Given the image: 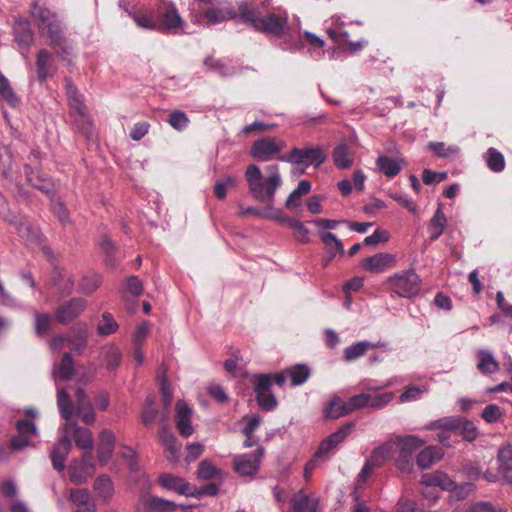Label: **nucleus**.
Here are the masks:
<instances>
[{
    "instance_id": "c03bdc74",
    "label": "nucleus",
    "mask_w": 512,
    "mask_h": 512,
    "mask_svg": "<svg viewBox=\"0 0 512 512\" xmlns=\"http://www.w3.org/2000/svg\"><path fill=\"white\" fill-rule=\"evenodd\" d=\"M100 358L102 364L107 369L114 370L120 363L121 353L119 349L114 346H105L101 349Z\"/></svg>"
},
{
    "instance_id": "4468645a",
    "label": "nucleus",
    "mask_w": 512,
    "mask_h": 512,
    "mask_svg": "<svg viewBox=\"0 0 512 512\" xmlns=\"http://www.w3.org/2000/svg\"><path fill=\"white\" fill-rule=\"evenodd\" d=\"M13 35L19 50L26 56L34 41V32L30 22L24 18L16 19L13 25Z\"/></svg>"
},
{
    "instance_id": "a18cd8bd",
    "label": "nucleus",
    "mask_w": 512,
    "mask_h": 512,
    "mask_svg": "<svg viewBox=\"0 0 512 512\" xmlns=\"http://www.w3.org/2000/svg\"><path fill=\"white\" fill-rule=\"evenodd\" d=\"M67 95L69 99L70 108L74 113H77L80 117H86V107L81 100V96L77 88L71 83L67 82Z\"/></svg>"
},
{
    "instance_id": "052dcab7",
    "label": "nucleus",
    "mask_w": 512,
    "mask_h": 512,
    "mask_svg": "<svg viewBox=\"0 0 512 512\" xmlns=\"http://www.w3.org/2000/svg\"><path fill=\"white\" fill-rule=\"evenodd\" d=\"M371 400V393H360L358 395H354L348 399V405L351 409V413L355 410L362 408H369V403Z\"/></svg>"
},
{
    "instance_id": "f257e3e1",
    "label": "nucleus",
    "mask_w": 512,
    "mask_h": 512,
    "mask_svg": "<svg viewBox=\"0 0 512 512\" xmlns=\"http://www.w3.org/2000/svg\"><path fill=\"white\" fill-rule=\"evenodd\" d=\"M245 180L251 196L256 201L266 204L268 209H271L276 192L283 183L279 166L270 164L265 167V173L263 174L257 165L250 164L245 171Z\"/></svg>"
},
{
    "instance_id": "37998d69",
    "label": "nucleus",
    "mask_w": 512,
    "mask_h": 512,
    "mask_svg": "<svg viewBox=\"0 0 512 512\" xmlns=\"http://www.w3.org/2000/svg\"><path fill=\"white\" fill-rule=\"evenodd\" d=\"M477 368L484 374H492L499 370V364L488 350L478 352Z\"/></svg>"
},
{
    "instance_id": "4d7b16f0",
    "label": "nucleus",
    "mask_w": 512,
    "mask_h": 512,
    "mask_svg": "<svg viewBox=\"0 0 512 512\" xmlns=\"http://www.w3.org/2000/svg\"><path fill=\"white\" fill-rule=\"evenodd\" d=\"M147 502L150 508L155 512H172L177 507L174 502L160 497H149Z\"/></svg>"
},
{
    "instance_id": "5fc2aeb1",
    "label": "nucleus",
    "mask_w": 512,
    "mask_h": 512,
    "mask_svg": "<svg viewBox=\"0 0 512 512\" xmlns=\"http://www.w3.org/2000/svg\"><path fill=\"white\" fill-rule=\"evenodd\" d=\"M118 328V324L112 314L105 312L102 314V320L98 324L97 331L100 335L106 336L114 333Z\"/></svg>"
},
{
    "instance_id": "b1692460",
    "label": "nucleus",
    "mask_w": 512,
    "mask_h": 512,
    "mask_svg": "<svg viewBox=\"0 0 512 512\" xmlns=\"http://www.w3.org/2000/svg\"><path fill=\"white\" fill-rule=\"evenodd\" d=\"M191 413V409L184 401H177L176 426L183 437H189L194 432V428L191 423Z\"/></svg>"
},
{
    "instance_id": "1a4fd4ad",
    "label": "nucleus",
    "mask_w": 512,
    "mask_h": 512,
    "mask_svg": "<svg viewBox=\"0 0 512 512\" xmlns=\"http://www.w3.org/2000/svg\"><path fill=\"white\" fill-rule=\"evenodd\" d=\"M284 148V141L266 137L254 142L250 149V154L260 161H269L277 157Z\"/></svg>"
},
{
    "instance_id": "774afa93",
    "label": "nucleus",
    "mask_w": 512,
    "mask_h": 512,
    "mask_svg": "<svg viewBox=\"0 0 512 512\" xmlns=\"http://www.w3.org/2000/svg\"><path fill=\"white\" fill-rule=\"evenodd\" d=\"M125 290L131 295L138 297L143 292V284L138 277L131 276L126 280Z\"/></svg>"
},
{
    "instance_id": "f03ea898",
    "label": "nucleus",
    "mask_w": 512,
    "mask_h": 512,
    "mask_svg": "<svg viewBox=\"0 0 512 512\" xmlns=\"http://www.w3.org/2000/svg\"><path fill=\"white\" fill-rule=\"evenodd\" d=\"M31 16L36 21L41 36L49 39V45L61 56L69 55L72 49L69 40L64 36L63 27L57 14L41 6L38 0L31 5Z\"/></svg>"
},
{
    "instance_id": "0e129e2a",
    "label": "nucleus",
    "mask_w": 512,
    "mask_h": 512,
    "mask_svg": "<svg viewBox=\"0 0 512 512\" xmlns=\"http://www.w3.org/2000/svg\"><path fill=\"white\" fill-rule=\"evenodd\" d=\"M52 318L49 314L36 313L35 315V331L38 335L45 334L51 326Z\"/></svg>"
},
{
    "instance_id": "864d4df0",
    "label": "nucleus",
    "mask_w": 512,
    "mask_h": 512,
    "mask_svg": "<svg viewBox=\"0 0 512 512\" xmlns=\"http://www.w3.org/2000/svg\"><path fill=\"white\" fill-rule=\"evenodd\" d=\"M0 97L11 106L18 104L19 100L10 86L8 79L0 74Z\"/></svg>"
},
{
    "instance_id": "a211bd4d",
    "label": "nucleus",
    "mask_w": 512,
    "mask_h": 512,
    "mask_svg": "<svg viewBox=\"0 0 512 512\" xmlns=\"http://www.w3.org/2000/svg\"><path fill=\"white\" fill-rule=\"evenodd\" d=\"M115 435L109 429H103L98 435L97 458L100 465L105 466L111 459L115 449Z\"/></svg>"
},
{
    "instance_id": "58836bf2",
    "label": "nucleus",
    "mask_w": 512,
    "mask_h": 512,
    "mask_svg": "<svg viewBox=\"0 0 512 512\" xmlns=\"http://www.w3.org/2000/svg\"><path fill=\"white\" fill-rule=\"evenodd\" d=\"M351 413L348 401H343L339 397H334L329 406L324 411L327 419H338Z\"/></svg>"
},
{
    "instance_id": "9d476101",
    "label": "nucleus",
    "mask_w": 512,
    "mask_h": 512,
    "mask_svg": "<svg viewBox=\"0 0 512 512\" xmlns=\"http://www.w3.org/2000/svg\"><path fill=\"white\" fill-rule=\"evenodd\" d=\"M253 383L255 386L256 399L259 406L266 411L274 410L277 407L278 402L275 396L270 393V388L272 385L271 375H256L254 376Z\"/></svg>"
},
{
    "instance_id": "8fccbe9b",
    "label": "nucleus",
    "mask_w": 512,
    "mask_h": 512,
    "mask_svg": "<svg viewBox=\"0 0 512 512\" xmlns=\"http://www.w3.org/2000/svg\"><path fill=\"white\" fill-rule=\"evenodd\" d=\"M458 432L466 441H474L478 436V430L475 424L463 417H459Z\"/></svg>"
},
{
    "instance_id": "dca6fc26",
    "label": "nucleus",
    "mask_w": 512,
    "mask_h": 512,
    "mask_svg": "<svg viewBox=\"0 0 512 512\" xmlns=\"http://www.w3.org/2000/svg\"><path fill=\"white\" fill-rule=\"evenodd\" d=\"M69 407L73 409V416L78 417L83 423L90 425L95 421L94 409L82 389L76 391V404L69 399Z\"/></svg>"
},
{
    "instance_id": "6e6d98bb",
    "label": "nucleus",
    "mask_w": 512,
    "mask_h": 512,
    "mask_svg": "<svg viewBox=\"0 0 512 512\" xmlns=\"http://www.w3.org/2000/svg\"><path fill=\"white\" fill-rule=\"evenodd\" d=\"M197 474L198 478L209 480L220 475L221 470L214 466L211 461L205 459L199 463Z\"/></svg>"
},
{
    "instance_id": "6e6552de",
    "label": "nucleus",
    "mask_w": 512,
    "mask_h": 512,
    "mask_svg": "<svg viewBox=\"0 0 512 512\" xmlns=\"http://www.w3.org/2000/svg\"><path fill=\"white\" fill-rule=\"evenodd\" d=\"M95 469L91 452H86L80 460L71 462L68 468L69 478L76 485L84 484L93 476Z\"/></svg>"
},
{
    "instance_id": "e2e57ef3",
    "label": "nucleus",
    "mask_w": 512,
    "mask_h": 512,
    "mask_svg": "<svg viewBox=\"0 0 512 512\" xmlns=\"http://www.w3.org/2000/svg\"><path fill=\"white\" fill-rule=\"evenodd\" d=\"M101 283L102 278L99 275L84 277L80 283L81 291L85 294H91L100 287Z\"/></svg>"
},
{
    "instance_id": "39448f33",
    "label": "nucleus",
    "mask_w": 512,
    "mask_h": 512,
    "mask_svg": "<svg viewBox=\"0 0 512 512\" xmlns=\"http://www.w3.org/2000/svg\"><path fill=\"white\" fill-rule=\"evenodd\" d=\"M387 283L398 296L411 298L419 293L421 280L414 270H406L390 276Z\"/></svg>"
},
{
    "instance_id": "cd10ccee",
    "label": "nucleus",
    "mask_w": 512,
    "mask_h": 512,
    "mask_svg": "<svg viewBox=\"0 0 512 512\" xmlns=\"http://www.w3.org/2000/svg\"><path fill=\"white\" fill-rule=\"evenodd\" d=\"M183 21L177 10L172 7L161 14L158 30L162 32L177 33L181 28Z\"/></svg>"
},
{
    "instance_id": "680f3d73",
    "label": "nucleus",
    "mask_w": 512,
    "mask_h": 512,
    "mask_svg": "<svg viewBox=\"0 0 512 512\" xmlns=\"http://www.w3.org/2000/svg\"><path fill=\"white\" fill-rule=\"evenodd\" d=\"M394 398L393 392H385L380 394H371L369 408L382 409L388 405Z\"/></svg>"
},
{
    "instance_id": "473e14b6",
    "label": "nucleus",
    "mask_w": 512,
    "mask_h": 512,
    "mask_svg": "<svg viewBox=\"0 0 512 512\" xmlns=\"http://www.w3.org/2000/svg\"><path fill=\"white\" fill-rule=\"evenodd\" d=\"M19 236L27 243H38L41 240V233L38 228L31 225L25 218L21 217L12 221Z\"/></svg>"
},
{
    "instance_id": "72a5a7b5",
    "label": "nucleus",
    "mask_w": 512,
    "mask_h": 512,
    "mask_svg": "<svg viewBox=\"0 0 512 512\" xmlns=\"http://www.w3.org/2000/svg\"><path fill=\"white\" fill-rule=\"evenodd\" d=\"M36 67L37 77L41 82H44L48 77L53 75L52 54L48 50L42 49L39 51L36 59Z\"/></svg>"
},
{
    "instance_id": "69168bd1",
    "label": "nucleus",
    "mask_w": 512,
    "mask_h": 512,
    "mask_svg": "<svg viewBox=\"0 0 512 512\" xmlns=\"http://www.w3.org/2000/svg\"><path fill=\"white\" fill-rule=\"evenodd\" d=\"M168 122L173 128L182 130L187 127L189 120L184 112L175 111L169 115Z\"/></svg>"
},
{
    "instance_id": "4c0bfd02",
    "label": "nucleus",
    "mask_w": 512,
    "mask_h": 512,
    "mask_svg": "<svg viewBox=\"0 0 512 512\" xmlns=\"http://www.w3.org/2000/svg\"><path fill=\"white\" fill-rule=\"evenodd\" d=\"M380 346H383V344L360 341L348 346L344 350V358L346 361L351 362L363 356L369 349Z\"/></svg>"
},
{
    "instance_id": "338daca9",
    "label": "nucleus",
    "mask_w": 512,
    "mask_h": 512,
    "mask_svg": "<svg viewBox=\"0 0 512 512\" xmlns=\"http://www.w3.org/2000/svg\"><path fill=\"white\" fill-rule=\"evenodd\" d=\"M483 419L488 423L497 422L502 417V412L499 406L495 404L487 405L482 412Z\"/></svg>"
},
{
    "instance_id": "7c9ffc66",
    "label": "nucleus",
    "mask_w": 512,
    "mask_h": 512,
    "mask_svg": "<svg viewBox=\"0 0 512 512\" xmlns=\"http://www.w3.org/2000/svg\"><path fill=\"white\" fill-rule=\"evenodd\" d=\"M291 507L293 512H316L318 500L300 490L291 498Z\"/></svg>"
},
{
    "instance_id": "603ef678",
    "label": "nucleus",
    "mask_w": 512,
    "mask_h": 512,
    "mask_svg": "<svg viewBox=\"0 0 512 512\" xmlns=\"http://www.w3.org/2000/svg\"><path fill=\"white\" fill-rule=\"evenodd\" d=\"M204 65L207 67L208 70L215 71L224 77L232 76L236 73L234 67H229L223 62L216 60L212 57H207L204 60Z\"/></svg>"
},
{
    "instance_id": "bf43d9fd",
    "label": "nucleus",
    "mask_w": 512,
    "mask_h": 512,
    "mask_svg": "<svg viewBox=\"0 0 512 512\" xmlns=\"http://www.w3.org/2000/svg\"><path fill=\"white\" fill-rule=\"evenodd\" d=\"M158 411L154 405V399L150 396L146 398L145 407L141 415L142 423L145 426L151 425L157 418Z\"/></svg>"
},
{
    "instance_id": "c756f323",
    "label": "nucleus",
    "mask_w": 512,
    "mask_h": 512,
    "mask_svg": "<svg viewBox=\"0 0 512 512\" xmlns=\"http://www.w3.org/2000/svg\"><path fill=\"white\" fill-rule=\"evenodd\" d=\"M69 499L77 506L83 507L85 512H97V505L92 499L88 489H71Z\"/></svg>"
},
{
    "instance_id": "ea45409f",
    "label": "nucleus",
    "mask_w": 512,
    "mask_h": 512,
    "mask_svg": "<svg viewBox=\"0 0 512 512\" xmlns=\"http://www.w3.org/2000/svg\"><path fill=\"white\" fill-rule=\"evenodd\" d=\"M74 373V361L70 353H64L61 362L55 367L53 375L55 381L68 380Z\"/></svg>"
},
{
    "instance_id": "f704fd0d",
    "label": "nucleus",
    "mask_w": 512,
    "mask_h": 512,
    "mask_svg": "<svg viewBox=\"0 0 512 512\" xmlns=\"http://www.w3.org/2000/svg\"><path fill=\"white\" fill-rule=\"evenodd\" d=\"M394 446L395 443L392 440L377 446L367 460L375 467L382 466L392 457Z\"/></svg>"
},
{
    "instance_id": "a878e982",
    "label": "nucleus",
    "mask_w": 512,
    "mask_h": 512,
    "mask_svg": "<svg viewBox=\"0 0 512 512\" xmlns=\"http://www.w3.org/2000/svg\"><path fill=\"white\" fill-rule=\"evenodd\" d=\"M421 483L427 487H439L447 491H452L457 487L456 482L442 471L423 474Z\"/></svg>"
},
{
    "instance_id": "423d86ee",
    "label": "nucleus",
    "mask_w": 512,
    "mask_h": 512,
    "mask_svg": "<svg viewBox=\"0 0 512 512\" xmlns=\"http://www.w3.org/2000/svg\"><path fill=\"white\" fill-rule=\"evenodd\" d=\"M279 159L291 164L318 167L326 160V154L321 147H294L288 155L280 156Z\"/></svg>"
},
{
    "instance_id": "7ed1b4c3",
    "label": "nucleus",
    "mask_w": 512,
    "mask_h": 512,
    "mask_svg": "<svg viewBox=\"0 0 512 512\" xmlns=\"http://www.w3.org/2000/svg\"><path fill=\"white\" fill-rule=\"evenodd\" d=\"M57 405L61 417L66 421L61 427L62 433H66L68 437L72 436L79 449L91 452L94 446L93 434L89 429L80 427L72 421L73 409L69 407V395L64 388H57Z\"/></svg>"
},
{
    "instance_id": "6ab92c4d",
    "label": "nucleus",
    "mask_w": 512,
    "mask_h": 512,
    "mask_svg": "<svg viewBox=\"0 0 512 512\" xmlns=\"http://www.w3.org/2000/svg\"><path fill=\"white\" fill-rule=\"evenodd\" d=\"M353 428V423H346L339 430H337L336 432L329 435L326 439H324L321 442L317 452L315 453L316 458H321L322 456L328 454L330 451L335 449L352 432Z\"/></svg>"
},
{
    "instance_id": "c85d7f7f",
    "label": "nucleus",
    "mask_w": 512,
    "mask_h": 512,
    "mask_svg": "<svg viewBox=\"0 0 512 512\" xmlns=\"http://www.w3.org/2000/svg\"><path fill=\"white\" fill-rule=\"evenodd\" d=\"M159 482L164 488L174 490L181 495L190 496L192 494V486L182 478L172 474L165 473L160 475Z\"/></svg>"
},
{
    "instance_id": "412c9836",
    "label": "nucleus",
    "mask_w": 512,
    "mask_h": 512,
    "mask_svg": "<svg viewBox=\"0 0 512 512\" xmlns=\"http://www.w3.org/2000/svg\"><path fill=\"white\" fill-rule=\"evenodd\" d=\"M209 5L204 17L211 24L221 23L237 16V12L230 5L222 3L221 0Z\"/></svg>"
},
{
    "instance_id": "9b49d317",
    "label": "nucleus",
    "mask_w": 512,
    "mask_h": 512,
    "mask_svg": "<svg viewBox=\"0 0 512 512\" xmlns=\"http://www.w3.org/2000/svg\"><path fill=\"white\" fill-rule=\"evenodd\" d=\"M264 449L262 447L250 454L237 455L234 457V468L240 476H254L263 457Z\"/></svg>"
},
{
    "instance_id": "aec40b11",
    "label": "nucleus",
    "mask_w": 512,
    "mask_h": 512,
    "mask_svg": "<svg viewBox=\"0 0 512 512\" xmlns=\"http://www.w3.org/2000/svg\"><path fill=\"white\" fill-rule=\"evenodd\" d=\"M72 449V441L66 433H62L57 443L51 450V461L54 469L62 471L65 468V460Z\"/></svg>"
},
{
    "instance_id": "79ce46f5",
    "label": "nucleus",
    "mask_w": 512,
    "mask_h": 512,
    "mask_svg": "<svg viewBox=\"0 0 512 512\" xmlns=\"http://www.w3.org/2000/svg\"><path fill=\"white\" fill-rule=\"evenodd\" d=\"M311 187L312 185L310 181L306 179L301 180L297 188H295L288 196L286 207L289 209L299 207L301 205V197L307 195L311 191Z\"/></svg>"
},
{
    "instance_id": "5701e85b",
    "label": "nucleus",
    "mask_w": 512,
    "mask_h": 512,
    "mask_svg": "<svg viewBox=\"0 0 512 512\" xmlns=\"http://www.w3.org/2000/svg\"><path fill=\"white\" fill-rule=\"evenodd\" d=\"M498 471L503 481L512 484V444L501 446L497 453Z\"/></svg>"
},
{
    "instance_id": "3c124183",
    "label": "nucleus",
    "mask_w": 512,
    "mask_h": 512,
    "mask_svg": "<svg viewBox=\"0 0 512 512\" xmlns=\"http://www.w3.org/2000/svg\"><path fill=\"white\" fill-rule=\"evenodd\" d=\"M459 417L453 416V417H444L441 419H438L436 421H433L429 423L427 426V429L429 430H435V429H441L449 432H456L458 430V424H459Z\"/></svg>"
},
{
    "instance_id": "de8ad7c7",
    "label": "nucleus",
    "mask_w": 512,
    "mask_h": 512,
    "mask_svg": "<svg viewBox=\"0 0 512 512\" xmlns=\"http://www.w3.org/2000/svg\"><path fill=\"white\" fill-rule=\"evenodd\" d=\"M484 159L488 168L495 173L502 172L505 169V158L503 154L493 147L486 151Z\"/></svg>"
},
{
    "instance_id": "a19ab883",
    "label": "nucleus",
    "mask_w": 512,
    "mask_h": 512,
    "mask_svg": "<svg viewBox=\"0 0 512 512\" xmlns=\"http://www.w3.org/2000/svg\"><path fill=\"white\" fill-rule=\"evenodd\" d=\"M238 182L239 178L237 175L228 174L221 177L214 185L215 196L220 200L226 198L228 189L235 188L238 185Z\"/></svg>"
},
{
    "instance_id": "49530a36",
    "label": "nucleus",
    "mask_w": 512,
    "mask_h": 512,
    "mask_svg": "<svg viewBox=\"0 0 512 512\" xmlns=\"http://www.w3.org/2000/svg\"><path fill=\"white\" fill-rule=\"evenodd\" d=\"M288 378L291 380V386H299L305 383L309 376L310 370L304 364H297L286 369Z\"/></svg>"
},
{
    "instance_id": "ddd939ff",
    "label": "nucleus",
    "mask_w": 512,
    "mask_h": 512,
    "mask_svg": "<svg viewBox=\"0 0 512 512\" xmlns=\"http://www.w3.org/2000/svg\"><path fill=\"white\" fill-rule=\"evenodd\" d=\"M87 307L84 298H73L60 305L55 312V319L62 325L68 324L76 319Z\"/></svg>"
},
{
    "instance_id": "393cba45",
    "label": "nucleus",
    "mask_w": 512,
    "mask_h": 512,
    "mask_svg": "<svg viewBox=\"0 0 512 512\" xmlns=\"http://www.w3.org/2000/svg\"><path fill=\"white\" fill-rule=\"evenodd\" d=\"M93 490L97 499L104 505L111 502L115 493L113 481L107 474H101L95 479Z\"/></svg>"
},
{
    "instance_id": "20e7f679",
    "label": "nucleus",
    "mask_w": 512,
    "mask_h": 512,
    "mask_svg": "<svg viewBox=\"0 0 512 512\" xmlns=\"http://www.w3.org/2000/svg\"><path fill=\"white\" fill-rule=\"evenodd\" d=\"M239 15L243 22L249 23L256 31L278 36L287 23L286 17H280L276 14H270L266 18L260 16L256 9L249 7L248 3L242 1L239 3Z\"/></svg>"
},
{
    "instance_id": "0eeeda50",
    "label": "nucleus",
    "mask_w": 512,
    "mask_h": 512,
    "mask_svg": "<svg viewBox=\"0 0 512 512\" xmlns=\"http://www.w3.org/2000/svg\"><path fill=\"white\" fill-rule=\"evenodd\" d=\"M392 441L395 443L394 451L397 450L399 453L396 459L397 466L402 470H409L414 452L424 444V441L414 435L399 437Z\"/></svg>"
},
{
    "instance_id": "2eb2a0df",
    "label": "nucleus",
    "mask_w": 512,
    "mask_h": 512,
    "mask_svg": "<svg viewBox=\"0 0 512 512\" xmlns=\"http://www.w3.org/2000/svg\"><path fill=\"white\" fill-rule=\"evenodd\" d=\"M18 436L11 439V447L14 450H21L32 445L31 438L37 436V428L32 420L22 419L16 424Z\"/></svg>"
},
{
    "instance_id": "c9c22d12",
    "label": "nucleus",
    "mask_w": 512,
    "mask_h": 512,
    "mask_svg": "<svg viewBox=\"0 0 512 512\" xmlns=\"http://www.w3.org/2000/svg\"><path fill=\"white\" fill-rule=\"evenodd\" d=\"M442 457L443 451L440 447L428 446L417 455L416 462L420 468L427 469L441 460Z\"/></svg>"
},
{
    "instance_id": "09e8293b",
    "label": "nucleus",
    "mask_w": 512,
    "mask_h": 512,
    "mask_svg": "<svg viewBox=\"0 0 512 512\" xmlns=\"http://www.w3.org/2000/svg\"><path fill=\"white\" fill-rule=\"evenodd\" d=\"M333 160L340 169H347L353 164V157L346 144L338 145L333 151Z\"/></svg>"
},
{
    "instance_id": "f3484780",
    "label": "nucleus",
    "mask_w": 512,
    "mask_h": 512,
    "mask_svg": "<svg viewBox=\"0 0 512 512\" xmlns=\"http://www.w3.org/2000/svg\"><path fill=\"white\" fill-rule=\"evenodd\" d=\"M40 161V152L33 151L29 156V162L25 164V173L28 182L31 183L36 189L49 194L53 191V184L49 179L41 178L39 175H34L32 165H36ZM37 166H35V169Z\"/></svg>"
},
{
    "instance_id": "2f4dec72",
    "label": "nucleus",
    "mask_w": 512,
    "mask_h": 512,
    "mask_svg": "<svg viewBox=\"0 0 512 512\" xmlns=\"http://www.w3.org/2000/svg\"><path fill=\"white\" fill-rule=\"evenodd\" d=\"M319 235L328 253V258L324 262V266H327L336 255L344 253V246L331 232H320Z\"/></svg>"
},
{
    "instance_id": "4be33fe9",
    "label": "nucleus",
    "mask_w": 512,
    "mask_h": 512,
    "mask_svg": "<svg viewBox=\"0 0 512 512\" xmlns=\"http://www.w3.org/2000/svg\"><path fill=\"white\" fill-rule=\"evenodd\" d=\"M88 342V328L85 323L73 326L67 335V346L75 353L81 354Z\"/></svg>"
},
{
    "instance_id": "f8f14e48",
    "label": "nucleus",
    "mask_w": 512,
    "mask_h": 512,
    "mask_svg": "<svg viewBox=\"0 0 512 512\" xmlns=\"http://www.w3.org/2000/svg\"><path fill=\"white\" fill-rule=\"evenodd\" d=\"M397 257L388 252H379L362 260L363 269L371 273H383L396 266Z\"/></svg>"
},
{
    "instance_id": "e433bc0d",
    "label": "nucleus",
    "mask_w": 512,
    "mask_h": 512,
    "mask_svg": "<svg viewBox=\"0 0 512 512\" xmlns=\"http://www.w3.org/2000/svg\"><path fill=\"white\" fill-rule=\"evenodd\" d=\"M447 225V217L445 216L442 208V204L438 205V208L429 222V233L432 241L438 239L444 232Z\"/></svg>"
},
{
    "instance_id": "13d9d810",
    "label": "nucleus",
    "mask_w": 512,
    "mask_h": 512,
    "mask_svg": "<svg viewBox=\"0 0 512 512\" xmlns=\"http://www.w3.org/2000/svg\"><path fill=\"white\" fill-rule=\"evenodd\" d=\"M428 148L439 157H450L459 152V148L455 145L446 146L443 142H431Z\"/></svg>"
},
{
    "instance_id": "bb28decb",
    "label": "nucleus",
    "mask_w": 512,
    "mask_h": 512,
    "mask_svg": "<svg viewBox=\"0 0 512 512\" xmlns=\"http://www.w3.org/2000/svg\"><path fill=\"white\" fill-rule=\"evenodd\" d=\"M405 161L402 158H393L387 155H381L376 161V168L388 178H393L399 174Z\"/></svg>"
}]
</instances>
